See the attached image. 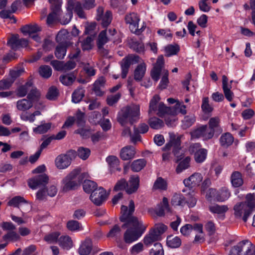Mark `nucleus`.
<instances>
[{
  "instance_id": "obj_53",
  "label": "nucleus",
  "mask_w": 255,
  "mask_h": 255,
  "mask_svg": "<svg viewBox=\"0 0 255 255\" xmlns=\"http://www.w3.org/2000/svg\"><path fill=\"white\" fill-rule=\"evenodd\" d=\"M20 41L17 35L12 36L7 41V44L13 50L20 48Z\"/></svg>"
},
{
  "instance_id": "obj_49",
  "label": "nucleus",
  "mask_w": 255,
  "mask_h": 255,
  "mask_svg": "<svg viewBox=\"0 0 255 255\" xmlns=\"http://www.w3.org/2000/svg\"><path fill=\"white\" fill-rule=\"evenodd\" d=\"M84 96V90L82 88L76 90L72 94V101L74 103H78L81 101Z\"/></svg>"
},
{
  "instance_id": "obj_40",
  "label": "nucleus",
  "mask_w": 255,
  "mask_h": 255,
  "mask_svg": "<svg viewBox=\"0 0 255 255\" xmlns=\"http://www.w3.org/2000/svg\"><path fill=\"white\" fill-rule=\"evenodd\" d=\"M220 119L218 117L211 118L209 121V128L215 131L219 132L222 131L220 126Z\"/></svg>"
},
{
  "instance_id": "obj_7",
  "label": "nucleus",
  "mask_w": 255,
  "mask_h": 255,
  "mask_svg": "<svg viewBox=\"0 0 255 255\" xmlns=\"http://www.w3.org/2000/svg\"><path fill=\"white\" fill-rule=\"evenodd\" d=\"M160 97L158 95H154L149 102L148 114L156 113L158 116L161 117L167 113L170 110V108L165 106L164 104L160 102Z\"/></svg>"
},
{
  "instance_id": "obj_25",
  "label": "nucleus",
  "mask_w": 255,
  "mask_h": 255,
  "mask_svg": "<svg viewBox=\"0 0 255 255\" xmlns=\"http://www.w3.org/2000/svg\"><path fill=\"white\" fill-rule=\"evenodd\" d=\"M52 128V124L41 121L40 125L33 128L32 131L35 134H41L47 132Z\"/></svg>"
},
{
  "instance_id": "obj_60",
  "label": "nucleus",
  "mask_w": 255,
  "mask_h": 255,
  "mask_svg": "<svg viewBox=\"0 0 255 255\" xmlns=\"http://www.w3.org/2000/svg\"><path fill=\"white\" fill-rule=\"evenodd\" d=\"M60 234L58 232H54L46 235L44 240L48 244H53L57 241Z\"/></svg>"
},
{
  "instance_id": "obj_54",
  "label": "nucleus",
  "mask_w": 255,
  "mask_h": 255,
  "mask_svg": "<svg viewBox=\"0 0 255 255\" xmlns=\"http://www.w3.org/2000/svg\"><path fill=\"white\" fill-rule=\"evenodd\" d=\"M167 184L163 178L161 177L158 178L155 181L153 188L155 189H159L161 190H165L167 189Z\"/></svg>"
},
{
  "instance_id": "obj_34",
  "label": "nucleus",
  "mask_w": 255,
  "mask_h": 255,
  "mask_svg": "<svg viewBox=\"0 0 255 255\" xmlns=\"http://www.w3.org/2000/svg\"><path fill=\"white\" fill-rule=\"evenodd\" d=\"M105 79L102 77L99 78L94 84L93 90L97 96H102L104 92L101 90V88L104 87L105 83Z\"/></svg>"
},
{
  "instance_id": "obj_28",
  "label": "nucleus",
  "mask_w": 255,
  "mask_h": 255,
  "mask_svg": "<svg viewBox=\"0 0 255 255\" xmlns=\"http://www.w3.org/2000/svg\"><path fill=\"white\" fill-rule=\"evenodd\" d=\"M186 203V199L181 194L175 193L171 199V204L174 207H183Z\"/></svg>"
},
{
  "instance_id": "obj_4",
  "label": "nucleus",
  "mask_w": 255,
  "mask_h": 255,
  "mask_svg": "<svg viewBox=\"0 0 255 255\" xmlns=\"http://www.w3.org/2000/svg\"><path fill=\"white\" fill-rule=\"evenodd\" d=\"M140 115V106L132 104L121 110L118 116V121L122 126L128 124L131 125L139 119Z\"/></svg>"
},
{
  "instance_id": "obj_37",
  "label": "nucleus",
  "mask_w": 255,
  "mask_h": 255,
  "mask_svg": "<svg viewBox=\"0 0 255 255\" xmlns=\"http://www.w3.org/2000/svg\"><path fill=\"white\" fill-rule=\"evenodd\" d=\"M167 113L171 115H177L179 113L185 115L186 114V106L182 103L178 101L174 108L173 109L170 108L169 112Z\"/></svg>"
},
{
  "instance_id": "obj_18",
  "label": "nucleus",
  "mask_w": 255,
  "mask_h": 255,
  "mask_svg": "<svg viewBox=\"0 0 255 255\" xmlns=\"http://www.w3.org/2000/svg\"><path fill=\"white\" fill-rule=\"evenodd\" d=\"M97 20L101 21V24L103 27L108 26L112 21V13L110 11H107L105 13H104V9L102 7L97 8Z\"/></svg>"
},
{
  "instance_id": "obj_63",
  "label": "nucleus",
  "mask_w": 255,
  "mask_h": 255,
  "mask_svg": "<svg viewBox=\"0 0 255 255\" xmlns=\"http://www.w3.org/2000/svg\"><path fill=\"white\" fill-rule=\"evenodd\" d=\"M96 25L95 23H87L85 26V33L89 34L90 36H95L96 32L95 31Z\"/></svg>"
},
{
  "instance_id": "obj_21",
  "label": "nucleus",
  "mask_w": 255,
  "mask_h": 255,
  "mask_svg": "<svg viewBox=\"0 0 255 255\" xmlns=\"http://www.w3.org/2000/svg\"><path fill=\"white\" fill-rule=\"evenodd\" d=\"M155 212L158 216H163L166 213H171L172 210L169 206L168 200L166 197H163L161 203L157 205Z\"/></svg>"
},
{
  "instance_id": "obj_9",
  "label": "nucleus",
  "mask_w": 255,
  "mask_h": 255,
  "mask_svg": "<svg viewBox=\"0 0 255 255\" xmlns=\"http://www.w3.org/2000/svg\"><path fill=\"white\" fill-rule=\"evenodd\" d=\"M40 94L36 90H32L31 92L27 96L29 100L22 99L16 102L17 109L23 112L28 110L32 107V102L37 100Z\"/></svg>"
},
{
  "instance_id": "obj_59",
  "label": "nucleus",
  "mask_w": 255,
  "mask_h": 255,
  "mask_svg": "<svg viewBox=\"0 0 255 255\" xmlns=\"http://www.w3.org/2000/svg\"><path fill=\"white\" fill-rule=\"evenodd\" d=\"M67 228L71 231H78L82 229L81 225L77 221L71 220L67 224Z\"/></svg>"
},
{
  "instance_id": "obj_58",
  "label": "nucleus",
  "mask_w": 255,
  "mask_h": 255,
  "mask_svg": "<svg viewBox=\"0 0 255 255\" xmlns=\"http://www.w3.org/2000/svg\"><path fill=\"white\" fill-rule=\"evenodd\" d=\"M108 41V38L107 36V31L103 30L101 32L99 35L97 45L99 48L103 47V46L106 44Z\"/></svg>"
},
{
  "instance_id": "obj_56",
  "label": "nucleus",
  "mask_w": 255,
  "mask_h": 255,
  "mask_svg": "<svg viewBox=\"0 0 255 255\" xmlns=\"http://www.w3.org/2000/svg\"><path fill=\"white\" fill-rule=\"evenodd\" d=\"M31 88V83H27L24 86L20 87L17 91V95L19 97H24L27 93L28 91L30 90V93L32 90H33Z\"/></svg>"
},
{
  "instance_id": "obj_27",
  "label": "nucleus",
  "mask_w": 255,
  "mask_h": 255,
  "mask_svg": "<svg viewBox=\"0 0 255 255\" xmlns=\"http://www.w3.org/2000/svg\"><path fill=\"white\" fill-rule=\"evenodd\" d=\"M139 179L137 176H131L128 182H126V191L128 194H131L137 190L139 186Z\"/></svg>"
},
{
  "instance_id": "obj_50",
  "label": "nucleus",
  "mask_w": 255,
  "mask_h": 255,
  "mask_svg": "<svg viewBox=\"0 0 255 255\" xmlns=\"http://www.w3.org/2000/svg\"><path fill=\"white\" fill-rule=\"evenodd\" d=\"M149 253L150 255H164V251L161 244L157 242L155 243Z\"/></svg>"
},
{
  "instance_id": "obj_43",
  "label": "nucleus",
  "mask_w": 255,
  "mask_h": 255,
  "mask_svg": "<svg viewBox=\"0 0 255 255\" xmlns=\"http://www.w3.org/2000/svg\"><path fill=\"white\" fill-rule=\"evenodd\" d=\"M40 30L39 27L36 25H28L23 26L22 29V32L25 34H28L31 36Z\"/></svg>"
},
{
  "instance_id": "obj_31",
  "label": "nucleus",
  "mask_w": 255,
  "mask_h": 255,
  "mask_svg": "<svg viewBox=\"0 0 255 255\" xmlns=\"http://www.w3.org/2000/svg\"><path fill=\"white\" fill-rule=\"evenodd\" d=\"M58 241L60 246L64 250H69L73 247V242L68 236H61Z\"/></svg>"
},
{
  "instance_id": "obj_46",
  "label": "nucleus",
  "mask_w": 255,
  "mask_h": 255,
  "mask_svg": "<svg viewBox=\"0 0 255 255\" xmlns=\"http://www.w3.org/2000/svg\"><path fill=\"white\" fill-rule=\"evenodd\" d=\"M83 189L87 193H92L98 189L96 183L91 180H86L83 183Z\"/></svg>"
},
{
  "instance_id": "obj_5",
  "label": "nucleus",
  "mask_w": 255,
  "mask_h": 255,
  "mask_svg": "<svg viewBox=\"0 0 255 255\" xmlns=\"http://www.w3.org/2000/svg\"><path fill=\"white\" fill-rule=\"evenodd\" d=\"M66 8L68 13L60 19V22L63 24H67L71 21L73 16V11L76 12L79 17L81 18L86 17L82 4L79 1L69 0L67 2Z\"/></svg>"
},
{
  "instance_id": "obj_44",
  "label": "nucleus",
  "mask_w": 255,
  "mask_h": 255,
  "mask_svg": "<svg viewBox=\"0 0 255 255\" xmlns=\"http://www.w3.org/2000/svg\"><path fill=\"white\" fill-rule=\"evenodd\" d=\"M246 206L252 211L255 209V194L248 193L245 196Z\"/></svg>"
},
{
  "instance_id": "obj_52",
  "label": "nucleus",
  "mask_w": 255,
  "mask_h": 255,
  "mask_svg": "<svg viewBox=\"0 0 255 255\" xmlns=\"http://www.w3.org/2000/svg\"><path fill=\"white\" fill-rule=\"evenodd\" d=\"M39 73L44 78H48L52 74L51 68L47 65H42L39 67Z\"/></svg>"
},
{
  "instance_id": "obj_36",
  "label": "nucleus",
  "mask_w": 255,
  "mask_h": 255,
  "mask_svg": "<svg viewBox=\"0 0 255 255\" xmlns=\"http://www.w3.org/2000/svg\"><path fill=\"white\" fill-rule=\"evenodd\" d=\"M166 244L171 248H177L180 246L181 240L178 237L169 236L166 239Z\"/></svg>"
},
{
  "instance_id": "obj_13",
  "label": "nucleus",
  "mask_w": 255,
  "mask_h": 255,
  "mask_svg": "<svg viewBox=\"0 0 255 255\" xmlns=\"http://www.w3.org/2000/svg\"><path fill=\"white\" fill-rule=\"evenodd\" d=\"M79 173V169H75L63 179L62 189L63 191H67L72 189L77 185V182L75 179Z\"/></svg>"
},
{
  "instance_id": "obj_3",
  "label": "nucleus",
  "mask_w": 255,
  "mask_h": 255,
  "mask_svg": "<svg viewBox=\"0 0 255 255\" xmlns=\"http://www.w3.org/2000/svg\"><path fill=\"white\" fill-rule=\"evenodd\" d=\"M136 63L139 64L134 70V79L136 81H140L142 79L145 73L146 65L142 60L136 55H129L124 58L121 62L122 77L123 78L126 77L130 66Z\"/></svg>"
},
{
  "instance_id": "obj_20",
  "label": "nucleus",
  "mask_w": 255,
  "mask_h": 255,
  "mask_svg": "<svg viewBox=\"0 0 255 255\" xmlns=\"http://www.w3.org/2000/svg\"><path fill=\"white\" fill-rule=\"evenodd\" d=\"M203 180L202 174L195 172L188 178L185 179L183 183L186 187H194L199 186Z\"/></svg>"
},
{
  "instance_id": "obj_47",
  "label": "nucleus",
  "mask_w": 255,
  "mask_h": 255,
  "mask_svg": "<svg viewBox=\"0 0 255 255\" xmlns=\"http://www.w3.org/2000/svg\"><path fill=\"white\" fill-rule=\"evenodd\" d=\"M76 77L73 73L63 75L60 77V81L65 85L68 86L72 84L75 80Z\"/></svg>"
},
{
  "instance_id": "obj_45",
  "label": "nucleus",
  "mask_w": 255,
  "mask_h": 255,
  "mask_svg": "<svg viewBox=\"0 0 255 255\" xmlns=\"http://www.w3.org/2000/svg\"><path fill=\"white\" fill-rule=\"evenodd\" d=\"M146 162L144 159H139L133 161L131 165V169L135 172L140 171L146 165Z\"/></svg>"
},
{
  "instance_id": "obj_26",
  "label": "nucleus",
  "mask_w": 255,
  "mask_h": 255,
  "mask_svg": "<svg viewBox=\"0 0 255 255\" xmlns=\"http://www.w3.org/2000/svg\"><path fill=\"white\" fill-rule=\"evenodd\" d=\"M135 149L133 146L128 145L122 148L120 152L121 158L124 160H129L134 157Z\"/></svg>"
},
{
  "instance_id": "obj_57",
  "label": "nucleus",
  "mask_w": 255,
  "mask_h": 255,
  "mask_svg": "<svg viewBox=\"0 0 255 255\" xmlns=\"http://www.w3.org/2000/svg\"><path fill=\"white\" fill-rule=\"evenodd\" d=\"M91 153L90 150L86 147H80L77 151L78 156L83 160L87 159Z\"/></svg>"
},
{
  "instance_id": "obj_16",
  "label": "nucleus",
  "mask_w": 255,
  "mask_h": 255,
  "mask_svg": "<svg viewBox=\"0 0 255 255\" xmlns=\"http://www.w3.org/2000/svg\"><path fill=\"white\" fill-rule=\"evenodd\" d=\"M75 151H70L66 154H61L58 156L55 160L56 167L59 169H64L67 168L71 164V155H75Z\"/></svg>"
},
{
  "instance_id": "obj_23",
  "label": "nucleus",
  "mask_w": 255,
  "mask_h": 255,
  "mask_svg": "<svg viewBox=\"0 0 255 255\" xmlns=\"http://www.w3.org/2000/svg\"><path fill=\"white\" fill-rule=\"evenodd\" d=\"M228 209V207L227 205H219L216 204L209 207L210 211L214 214H216L217 217L221 220L224 219L225 213Z\"/></svg>"
},
{
  "instance_id": "obj_64",
  "label": "nucleus",
  "mask_w": 255,
  "mask_h": 255,
  "mask_svg": "<svg viewBox=\"0 0 255 255\" xmlns=\"http://www.w3.org/2000/svg\"><path fill=\"white\" fill-rule=\"evenodd\" d=\"M20 237L18 234L14 231L9 232L4 236L3 239L5 241L15 242L18 240Z\"/></svg>"
},
{
  "instance_id": "obj_48",
  "label": "nucleus",
  "mask_w": 255,
  "mask_h": 255,
  "mask_svg": "<svg viewBox=\"0 0 255 255\" xmlns=\"http://www.w3.org/2000/svg\"><path fill=\"white\" fill-rule=\"evenodd\" d=\"M148 124L152 128L156 129L161 128L164 125L162 120L156 117L150 118L148 121Z\"/></svg>"
},
{
  "instance_id": "obj_1",
  "label": "nucleus",
  "mask_w": 255,
  "mask_h": 255,
  "mask_svg": "<svg viewBox=\"0 0 255 255\" xmlns=\"http://www.w3.org/2000/svg\"><path fill=\"white\" fill-rule=\"evenodd\" d=\"M129 209L126 206L121 207L122 216L120 220L122 222H127L128 230L124 234V240L127 243H131L136 240L145 232L147 225L137 218L131 216V215L134 210V204L130 201L128 206Z\"/></svg>"
},
{
  "instance_id": "obj_30",
  "label": "nucleus",
  "mask_w": 255,
  "mask_h": 255,
  "mask_svg": "<svg viewBox=\"0 0 255 255\" xmlns=\"http://www.w3.org/2000/svg\"><path fill=\"white\" fill-rule=\"evenodd\" d=\"M180 50V47L177 44H169L164 48L165 55L170 57L177 54Z\"/></svg>"
},
{
  "instance_id": "obj_17",
  "label": "nucleus",
  "mask_w": 255,
  "mask_h": 255,
  "mask_svg": "<svg viewBox=\"0 0 255 255\" xmlns=\"http://www.w3.org/2000/svg\"><path fill=\"white\" fill-rule=\"evenodd\" d=\"M108 193L102 187L95 190L90 195L91 201L96 205H101L107 199Z\"/></svg>"
},
{
  "instance_id": "obj_33",
  "label": "nucleus",
  "mask_w": 255,
  "mask_h": 255,
  "mask_svg": "<svg viewBox=\"0 0 255 255\" xmlns=\"http://www.w3.org/2000/svg\"><path fill=\"white\" fill-rule=\"evenodd\" d=\"M92 248V242L90 240H87L80 246L79 253L81 255H87L90 253Z\"/></svg>"
},
{
  "instance_id": "obj_32",
  "label": "nucleus",
  "mask_w": 255,
  "mask_h": 255,
  "mask_svg": "<svg viewBox=\"0 0 255 255\" xmlns=\"http://www.w3.org/2000/svg\"><path fill=\"white\" fill-rule=\"evenodd\" d=\"M231 181L235 187H240L243 184V179L241 174L238 171L234 172L231 176Z\"/></svg>"
},
{
  "instance_id": "obj_24",
  "label": "nucleus",
  "mask_w": 255,
  "mask_h": 255,
  "mask_svg": "<svg viewBox=\"0 0 255 255\" xmlns=\"http://www.w3.org/2000/svg\"><path fill=\"white\" fill-rule=\"evenodd\" d=\"M106 161L109 165V170L112 173L116 171H121V168L119 167L120 161L118 158L115 156H109L106 158Z\"/></svg>"
},
{
  "instance_id": "obj_19",
  "label": "nucleus",
  "mask_w": 255,
  "mask_h": 255,
  "mask_svg": "<svg viewBox=\"0 0 255 255\" xmlns=\"http://www.w3.org/2000/svg\"><path fill=\"white\" fill-rule=\"evenodd\" d=\"M7 205L9 206L18 208L24 207L25 209H23V210L25 211L30 210L31 208V205L23 197L19 196H15L11 199L8 202Z\"/></svg>"
},
{
  "instance_id": "obj_61",
  "label": "nucleus",
  "mask_w": 255,
  "mask_h": 255,
  "mask_svg": "<svg viewBox=\"0 0 255 255\" xmlns=\"http://www.w3.org/2000/svg\"><path fill=\"white\" fill-rule=\"evenodd\" d=\"M144 250L143 245L141 243H138L133 245L129 250L130 254L132 255H137L142 252Z\"/></svg>"
},
{
  "instance_id": "obj_6",
  "label": "nucleus",
  "mask_w": 255,
  "mask_h": 255,
  "mask_svg": "<svg viewBox=\"0 0 255 255\" xmlns=\"http://www.w3.org/2000/svg\"><path fill=\"white\" fill-rule=\"evenodd\" d=\"M46 170L44 165H41L32 170L33 173H41L30 178L28 181L29 187L32 189H36L39 186H44L48 183V176L43 173Z\"/></svg>"
},
{
  "instance_id": "obj_12",
  "label": "nucleus",
  "mask_w": 255,
  "mask_h": 255,
  "mask_svg": "<svg viewBox=\"0 0 255 255\" xmlns=\"http://www.w3.org/2000/svg\"><path fill=\"white\" fill-rule=\"evenodd\" d=\"M234 215L236 218H243L244 222H246L248 217L253 212L244 202L238 203L234 207Z\"/></svg>"
},
{
  "instance_id": "obj_8",
  "label": "nucleus",
  "mask_w": 255,
  "mask_h": 255,
  "mask_svg": "<svg viewBox=\"0 0 255 255\" xmlns=\"http://www.w3.org/2000/svg\"><path fill=\"white\" fill-rule=\"evenodd\" d=\"M241 252L245 255H255V247L250 241H243L231 249L229 255H240Z\"/></svg>"
},
{
  "instance_id": "obj_35",
  "label": "nucleus",
  "mask_w": 255,
  "mask_h": 255,
  "mask_svg": "<svg viewBox=\"0 0 255 255\" xmlns=\"http://www.w3.org/2000/svg\"><path fill=\"white\" fill-rule=\"evenodd\" d=\"M231 196V193L226 187H223L217 191L216 201L224 202L228 200Z\"/></svg>"
},
{
  "instance_id": "obj_29",
  "label": "nucleus",
  "mask_w": 255,
  "mask_h": 255,
  "mask_svg": "<svg viewBox=\"0 0 255 255\" xmlns=\"http://www.w3.org/2000/svg\"><path fill=\"white\" fill-rule=\"evenodd\" d=\"M123 135L125 136H129L132 142L140 140V135L138 133L136 128H134L133 132L132 134L130 129L128 127H126L123 130Z\"/></svg>"
},
{
  "instance_id": "obj_22",
  "label": "nucleus",
  "mask_w": 255,
  "mask_h": 255,
  "mask_svg": "<svg viewBox=\"0 0 255 255\" xmlns=\"http://www.w3.org/2000/svg\"><path fill=\"white\" fill-rule=\"evenodd\" d=\"M222 88L226 99L229 102L232 101L234 95L231 90L232 86L231 84H228V79L225 75L222 76Z\"/></svg>"
},
{
  "instance_id": "obj_42",
  "label": "nucleus",
  "mask_w": 255,
  "mask_h": 255,
  "mask_svg": "<svg viewBox=\"0 0 255 255\" xmlns=\"http://www.w3.org/2000/svg\"><path fill=\"white\" fill-rule=\"evenodd\" d=\"M94 38V36H88L83 40H81V38H80L79 41L81 43V47L83 50H88L92 48Z\"/></svg>"
},
{
  "instance_id": "obj_38",
  "label": "nucleus",
  "mask_w": 255,
  "mask_h": 255,
  "mask_svg": "<svg viewBox=\"0 0 255 255\" xmlns=\"http://www.w3.org/2000/svg\"><path fill=\"white\" fill-rule=\"evenodd\" d=\"M234 141V137L232 135L226 132L221 135L220 138V142L222 146L228 147L231 145Z\"/></svg>"
},
{
  "instance_id": "obj_39",
  "label": "nucleus",
  "mask_w": 255,
  "mask_h": 255,
  "mask_svg": "<svg viewBox=\"0 0 255 255\" xmlns=\"http://www.w3.org/2000/svg\"><path fill=\"white\" fill-rule=\"evenodd\" d=\"M160 238L158 235L153 233L152 231L146 235L143 239V242L146 246H150L156 241L159 240Z\"/></svg>"
},
{
  "instance_id": "obj_15",
  "label": "nucleus",
  "mask_w": 255,
  "mask_h": 255,
  "mask_svg": "<svg viewBox=\"0 0 255 255\" xmlns=\"http://www.w3.org/2000/svg\"><path fill=\"white\" fill-rule=\"evenodd\" d=\"M58 189L55 184H49L44 188L39 189L36 193V199L43 200L47 196L54 197L57 193Z\"/></svg>"
},
{
  "instance_id": "obj_62",
  "label": "nucleus",
  "mask_w": 255,
  "mask_h": 255,
  "mask_svg": "<svg viewBox=\"0 0 255 255\" xmlns=\"http://www.w3.org/2000/svg\"><path fill=\"white\" fill-rule=\"evenodd\" d=\"M197 198L195 196L194 192L189 193L187 200H186V204H187L189 208L194 207L197 203Z\"/></svg>"
},
{
  "instance_id": "obj_11",
  "label": "nucleus",
  "mask_w": 255,
  "mask_h": 255,
  "mask_svg": "<svg viewBox=\"0 0 255 255\" xmlns=\"http://www.w3.org/2000/svg\"><path fill=\"white\" fill-rule=\"evenodd\" d=\"M189 150L190 153L194 154V159L197 163H202L206 159L207 151L204 148H201L199 143L191 144Z\"/></svg>"
},
{
  "instance_id": "obj_10",
  "label": "nucleus",
  "mask_w": 255,
  "mask_h": 255,
  "mask_svg": "<svg viewBox=\"0 0 255 255\" xmlns=\"http://www.w3.org/2000/svg\"><path fill=\"white\" fill-rule=\"evenodd\" d=\"M51 4L52 12L47 18V24L49 25L55 23L59 19V15L61 14V0H48Z\"/></svg>"
},
{
  "instance_id": "obj_55",
  "label": "nucleus",
  "mask_w": 255,
  "mask_h": 255,
  "mask_svg": "<svg viewBox=\"0 0 255 255\" xmlns=\"http://www.w3.org/2000/svg\"><path fill=\"white\" fill-rule=\"evenodd\" d=\"M209 98L208 97H204L202 99L201 108L205 114H209L211 113L213 110V107L209 104Z\"/></svg>"
},
{
  "instance_id": "obj_51",
  "label": "nucleus",
  "mask_w": 255,
  "mask_h": 255,
  "mask_svg": "<svg viewBox=\"0 0 255 255\" xmlns=\"http://www.w3.org/2000/svg\"><path fill=\"white\" fill-rule=\"evenodd\" d=\"M168 71L166 69H163L162 71V76L161 80L159 84L158 87L160 89H165L169 83L168 80Z\"/></svg>"
},
{
  "instance_id": "obj_2",
  "label": "nucleus",
  "mask_w": 255,
  "mask_h": 255,
  "mask_svg": "<svg viewBox=\"0 0 255 255\" xmlns=\"http://www.w3.org/2000/svg\"><path fill=\"white\" fill-rule=\"evenodd\" d=\"M169 141L163 147V150H168L173 147V152L179 162L176 171L180 173L190 167L191 158L189 156H185V150L180 147L181 140L183 135H176L173 132L169 133Z\"/></svg>"
},
{
  "instance_id": "obj_41",
  "label": "nucleus",
  "mask_w": 255,
  "mask_h": 255,
  "mask_svg": "<svg viewBox=\"0 0 255 255\" xmlns=\"http://www.w3.org/2000/svg\"><path fill=\"white\" fill-rule=\"evenodd\" d=\"M69 45V43L64 42L58 45L56 48L55 54L57 58L62 59L66 55V47Z\"/></svg>"
},
{
  "instance_id": "obj_14",
  "label": "nucleus",
  "mask_w": 255,
  "mask_h": 255,
  "mask_svg": "<svg viewBox=\"0 0 255 255\" xmlns=\"http://www.w3.org/2000/svg\"><path fill=\"white\" fill-rule=\"evenodd\" d=\"M125 20L126 23L129 24V29L132 32L138 34L143 30L144 26L140 29L138 28L140 18L136 13H131L127 15L125 17Z\"/></svg>"
}]
</instances>
